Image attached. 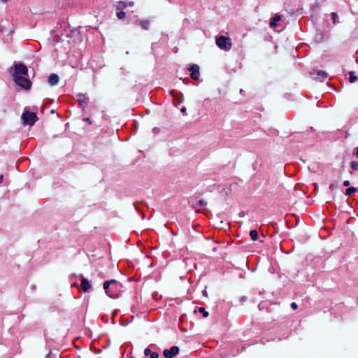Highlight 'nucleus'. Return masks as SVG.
<instances>
[{"instance_id": "nucleus-1", "label": "nucleus", "mask_w": 358, "mask_h": 358, "mask_svg": "<svg viewBox=\"0 0 358 358\" xmlns=\"http://www.w3.org/2000/svg\"><path fill=\"white\" fill-rule=\"evenodd\" d=\"M28 76V69L25 65L19 63L14 65L13 79L16 85L24 90L31 88V82L27 77Z\"/></svg>"}, {"instance_id": "nucleus-2", "label": "nucleus", "mask_w": 358, "mask_h": 358, "mask_svg": "<svg viewBox=\"0 0 358 358\" xmlns=\"http://www.w3.org/2000/svg\"><path fill=\"white\" fill-rule=\"evenodd\" d=\"M216 45L225 51H229L232 46L231 39L229 37L220 36L216 38Z\"/></svg>"}, {"instance_id": "nucleus-3", "label": "nucleus", "mask_w": 358, "mask_h": 358, "mask_svg": "<svg viewBox=\"0 0 358 358\" xmlns=\"http://www.w3.org/2000/svg\"><path fill=\"white\" fill-rule=\"evenodd\" d=\"M110 286L119 287L118 282L114 279L110 280H107L103 282V289H105V292L108 296H110L111 298H117V294L116 293V292H114V290L110 289Z\"/></svg>"}, {"instance_id": "nucleus-4", "label": "nucleus", "mask_w": 358, "mask_h": 358, "mask_svg": "<svg viewBox=\"0 0 358 358\" xmlns=\"http://www.w3.org/2000/svg\"><path fill=\"white\" fill-rule=\"evenodd\" d=\"M22 120L24 124L33 126L37 121L38 117L36 113L26 111L22 113Z\"/></svg>"}, {"instance_id": "nucleus-5", "label": "nucleus", "mask_w": 358, "mask_h": 358, "mask_svg": "<svg viewBox=\"0 0 358 358\" xmlns=\"http://www.w3.org/2000/svg\"><path fill=\"white\" fill-rule=\"evenodd\" d=\"M179 352V348L173 346L170 349H166L163 352V355L166 358H173Z\"/></svg>"}, {"instance_id": "nucleus-6", "label": "nucleus", "mask_w": 358, "mask_h": 358, "mask_svg": "<svg viewBox=\"0 0 358 358\" xmlns=\"http://www.w3.org/2000/svg\"><path fill=\"white\" fill-rule=\"evenodd\" d=\"M188 69L191 72V78L193 80H198L200 76L199 66L197 64H192Z\"/></svg>"}, {"instance_id": "nucleus-7", "label": "nucleus", "mask_w": 358, "mask_h": 358, "mask_svg": "<svg viewBox=\"0 0 358 358\" xmlns=\"http://www.w3.org/2000/svg\"><path fill=\"white\" fill-rule=\"evenodd\" d=\"M59 76L55 73H52L48 77V82L50 85H56L59 83Z\"/></svg>"}, {"instance_id": "nucleus-8", "label": "nucleus", "mask_w": 358, "mask_h": 358, "mask_svg": "<svg viewBox=\"0 0 358 358\" xmlns=\"http://www.w3.org/2000/svg\"><path fill=\"white\" fill-rule=\"evenodd\" d=\"M80 286H81L82 289L85 292H87L91 287V285H90V282L87 280V279H86L85 278H82Z\"/></svg>"}, {"instance_id": "nucleus-9", "label": "nucleus", "mask_w": 358, "mask_h": 358, "mask_svg": "<svg viewBox=\"0 0 358 358\" xmlns=\"http://www.w3.org/2000/svg\"><path fill=\"white\" fill-rule=\"evenodd\" d=\"M281 20V16L280 15H275V16L271 20L270 26L271 27H275L277 24Z\"/></svg>"}, {"instance_id": "nucleus-10", "label": "nucleus", "mask_w": 358, "mask_h": 358, "mask_svg": "<svg viewBox=\"0 0 358 358\" xmlns=\"http://www.w3.org/2000/svg\"><path fill=\"white\" fill-rule=\"evenodd\" d=\"M144 355L145 356H150V358H158L159 357V354L157 352H152L150 350V349H149V348L145 349Z\"/></svg>"}, {"instance_id": "nucleus-11", "label": "nucleus", "mask_w": 358, "mask_h": 358, "mask_svg": "<svg viewBox=\"0 0 358 358\" xmlns=\"http://www.w3.org/2000/svg\"><path fill=\"white\" fill-rule=\"evenodd\" d=\"M327 77V73L323 71H318L317 73V78L320 80H323Z\"/></svg>"}, {"instance_id": "nucleus-12", "label": "nucleus", "mask_w": 358, "mask_h": 358, "mask_svg": "<svg viewBox=\"0 0 358 358\" xmlns=\"http://www.w3.org/2000/svg\"><path fill=\"white\" fill-rule=\"evenodd\" d=\"M140 25L143 29L148 30L150 27V21L148 20H142L140 21Z\"/></svg>"}, {"instance_id": "nucleus-13", "label": "nucleus", "mask_w": 358, "mask_h": 358, "mask_svg": "<svg viewBox=\"0 0 358 358\" xmlns=\"http://www.w3.org/2000/svg\"><path fill=\"white\" fill-rule=\"evenodd\" d=\"M78 101L80 104H85L86 103V96L84 94H78L77 95Z\"/></svg>"}, {"instance_id": "nucleus-14", "label": "nucleus", "mask_w": 358, "mask_h": 358, "mask_svg": "<svg viewBox=\"0 0 358 358\" xmlns=\"http://www.w3.org/2000/svg\"><path fill=\"white\" fill-rule=\"evenodd\" d=\"M250 236L251 237V239L254 241H257L259 238L258 232L257 230H255V229L250 231Z\"/></svg>"}, {"instance_id": "nucleus-15", "label": "nucleus", "mask_w": 358, "mask_h": 358, "mask_svg": "<svg viewBox=\"0 0 358 358\" xmlns=\"http://www.w3.org/2000/svg\"><path fill=\"white\" fill-rule=\"evenodd\" d=\"M357 192V189L356 187H351L348 188L345 190V194L347 196H350Z\"/></svg>"}, {"instance_id": "nucleus-16", "label": "nucleus", "mask_w": 358, "mask_h": 358, "mask_svg": "<svg viewBox=\"0 0 358 358\" xmlns=\"http://www.w3.org/2000/svg\"><path fill=\"white\" fill-rule=\"evenodd\" d=\"M351 169L354 171H358V162L352 161L350 164Z\"/></svg>"}, {"instance_id": "nucleus-17", "label": "nucleus", "mask_w": 358, "mask_h": 358, "mask_svg": "<svg viewBox=\"0 0 358 358\" xmlns=\"http://www.w3.org/2000/svg\"><path fill=\"white\" fill-rule=\"evenodd\" d=\"M349 74H350V78H349L350 82V83H354V82H355V81L357 80V76H355L354 75V73H353V72H352V71H350V72L349 73Z\"/></svg>"}, {"instance_id": "nucleus-18", "label": "nucleus", "mask_w": 358, "mask_h": 358, "mask_svg": "<svg viewBox=\"0 0 358 358\" xmlns=\"http://www.w3.org/2000/svg\"><path fill=\"white\" fill-rule=\"evenodd\" d=\"M331 19H332L333 23L334 24H336L338 22V21H337L338 15L336 13L333 12V13H331Z\"/></svg>"}, {"instance_id": "nucleus-19", "label": "nucleus", "mask_w": 358, "mask_h": 358, "mask_svg": "<svg viewBox=\"0 0 358 358\" xmlns=\"http://www.w3.org/2000/svg\"><path fill=\"white\" fill-rule=\"evenodd\" d=\"M199 311L203 314V317H207L208 316V312H207L204 308H199Z\"/></svg>"}, {"instance_id": "nucleus-20", "label": "nucleus", "mask_w": 358, "mask_h": 358, "mask_svg": "<svg viewBox=\"0 0 358 358\" xmlns=\"http://www.w3.org/2000/svg\"><path fill=\"white\" fill-rule=\"evenodd\" d=\"M125 15H126V14L124 11H120L117 13V17L120 20L124 19Z\"/></svg>"}, {"instance_id": "nucleus-21", "label": "nucleus", "mask_w": 358, "mask_h": 358, "mask_svg": "<svg viewBox=\"0 0 358 358\" xmlns=\"http://www.w3.org/2000/svg\"><path fill=\"white\" fill-rule=\"evenodd\" d=\"M126 6H127L126 2H124V1H119L118 2V6H117L118 8H124Z\"/></svg>"}, {"instance_id": "nucleus-22", "label": "nucleus", "mask_w": 358, "mask_h": 358, "mask_svg": "<svg viewBox=\"0 0 358 358\" xmlns=\"http://www.w3.org/2000/svg\"><path fill=\"white\" fill-rule=\"evenodd\" d=\"M120 285H119V287L110 286V290H114V292H116V293L118 294V292L120 291Z\"/></svg>"}, {"instance_id": "nucleus-23", "label": "nucleus", "mask_w": 358, "mask_h": 358, "mask_svg": "<svg viewBox=\"0 0 358 358\" xmlns=\"http://www.w3.org/2000/svg\"><path fill=\"white\" fill-rule=\"evenodd\" d=\"M199 206H206L207 204V202L205 201L203 199H201L199 201V203H198Z\"/></svg>"}, {"instance_id": "nucleus-24", "label": "nucleus", "mask_w": 358, "mask_h": 358, "mask_svg": "<svg viewBox=\"0 0 358 358\" xmlns=\"http://www.w3.org/2000/svg\"><path fill=\"white\" fill-rule=\"evenodd\" d=\"M337 187H338V185H337V184H334V183H332V184H331V185H329V189L332 191V190H334V189L337 188Z\"/></svg>"}, {"instance_id": "nucleus-25", "label": "nucleus", "mask_w": 358, "mask_h": 358, "mask_svg": "<svg viewBox=\"0 0 358 358\" xmlns=\"http://www.w3.org/2000/svg\"><path fill=\"white\" fill-rule=\"evenodd\" d=\"M291 308L293 309V310H296L297 308H298V306L297 304L295 303V302H292L291 303Z\"/></svg>"}, {"instance_id": "nucleus-26", "label": "nucleus", "mask_w": 358, "mask_h": 358, "mask_svg": "<svg viewBox=\"0 0 358 358\" xmlns=\"http://www.w3.org/2000/svg\"><path fill=\"white\" fill-rule=\"evenodd\" d=\"M83 121L88 122L89 124H92V121L89 117H85L83 118Z\"/></svg>"}, {"instance_id": "nucleus-27", "label": "nucleus", "mask_w": 358, "mask_h": 358, "mask_svg": "<svg viewBox=\"0 0 358 358\" xmlns=\"http://www.w3.org/2000/svg\"><path fill=\"white\" fill-rule=\"evenodd\" d=\"M343 185H344L345 187H348V186L350 185V181H349V180H345V181L343 182Z\"/></svg>"}, {"instance_id": "nucleus-28", "label": "nucleus", "mask_w": 358, "mask_h": 358, "mask_svg": "<svg viewBox=\"0 0 358 358\" xmlns=\"http://www.w3.org/2000/svg\"><path fill=\"white\" fill-rule=\"evenodd\" d=\"M127 3V6H133L134 5V3L133 1H129Z\"/></svg>"}, {"instance_id": "nucleus-29", "label": "nucleus", "mask_w": 358, "mask_h": 358, "mask_svg": "<svg viewBox=\"0 0 358 358\" xmlns=\"http://www.w3.org/2000/svg\"><path fill=\"white\" fill-rule=\"evenodd\" d=\"M181 112L182 113H186V108L185 107H183L182 108H181Z\"/></svg>"}, {"instance_id": "nucleus-30", "label": "nucleus", "mask_w": 358, "mask_h": 358, "mask_svg": "<svg viewBox=\"0 0 358 358\" xmlns=\"http://www.w3.org/2000/svg\"><path fill=\"white\" fill-rule=\"evenodd\" d=\"M3 175H0V183H1L3 182Z\"/></svg>"}, {"instance_id": "nucleus-31", "label": "nucleus", "mask_w": 358, "mask_h": 358, "mask_svg": "<svg viewBox=\"0 0 358 358\" xmlns=\"http://www.w3.org/2000/svg\"><path fill=\"white\" fill-rule=\"evenodd\" d=\"M45 358H51L50 352L48 353Z\"/></svg>"}, {"instance_id": "nucleus-32", "label": "nucleus", "mask_w": 358, "mask_h": 358, "mask_svg": "<svg viewBox=\"0 0 358 358\" xmlns=\"http://www.w3.org/2000/svg\"><path fill=\"white\" fill-rule=\"evenodd\" d=\"M241 301H245V297H244V296L241 297Z\"/></svg>"}, {"instance_id": "nucleus-33", "label": "nucleus", "mask_w": 358, "mask_h": 358, "mask_svg": "<svg viewBox=\"0 0 358 358\" xmlns=\"http://www.w3.org/2000/svg\"><path fill=\"white\" fill-rule=\"evenodd\" d=\"M203 294L205 295V296H207V292L206 291H203Z\"/></svg>"}, {"instance_id": "nucleus-34", "label": "nucleus", "mask_w": 358, "mask_h": 358, "mask_svg": "<svg viewBox=\"0 0 358 358\" xmlns=\"http://www.w3.org/2000/svg\"><path fill=\"white\" fill-rule=\"evenodd\" d=\"M3 2L6 3L7 2L8 0H1Z\"/></svg>"}, {"instance_id": "nucleus-35", "label": "nucleus", "mask_w": 358, "mask_h": 358, "mask_svg": "<svg viewBox=\"0 0 358 358\" xmlns=\"http://www.w3.org/2000/svg\"><path fill=\"white\" fill-rule=\"evenodd\" d=\"M243 90L242 89L240 90V93L242 94Z\"/></svg>"}, {"instance_id": "nucleus-36", "label": "nucleus", "mask_w": 358, "mask_h": 358, "mask_svg": "<svg viewBox=\"0 0 358 358\" xmlns=\"http://www.w3.org/2000/svg\"><path fill=\"white\" fill-rule=\"evenodd\" d=\"M357 157H358V148H357Z\"/></svg>"}, {"instance_id": "nucleus-37", "label": "nucleus", "mask_w": 358, "mask_h": 358, "mask_svg": "<svg viewBox=\"0 0 358 358\" xmlns=\"http://www.w3.org/2000/svg\"><path fill=\"white\" fill-rule=\"evenodd\" d=\"M131 358H134V357H131Z\"/></svg>"}]
</instances>
